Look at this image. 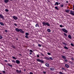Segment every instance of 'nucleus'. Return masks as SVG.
Wrapping results in <instances>:
<instances>
[{"label":"nucleus","instance_id":"a878e982","mask_svg":"<svg viewBox=\"0 0 74 74\" xmlns=\"http://www.w3.org/2000/svg\"><path fill=\"white\" fill-rule=\"evenodd\" d=\"M47 67H49V65L47 63Z\"/></svg>","mask_w":74,"mask_h":74},{"label":"nucleus","instance_id":"20e7f679","mask_svg":"<svg viewBox=\"0 0 74 74\" xmlns=\"http://www.w3.org/2000/svg\"><path fill=\"white\" fill-rule=\"evenodd\" d=\"M13 18L14 20H17V19H18V17L16 16H13Z\"/></svg>","mask_w":74,"mask_h":74},{"label":"nucleus","instance_id":"9b49d317","mask_svg":"<svg viewBox=\"0 0 74 74\" xmlns=\"http://www.w3.org/2000/svg\"><path fill=\"white\" fill-rule=\"evenodd\" d=\"M65 66L67 68H69V66L68 64H65Z\"/></svg>","mask_w":74,"mask_h":74},{"label":"nucleus","instance_id":"2f4dec72","mask_svg":"<svg viewBox=\"0 0 74 74\" xmlns=\"http://www.w3.org/2000/svg\"><path fill=\"white\" fill-rule=\"evenodd\" d=\"M12 62H14V63H15V61L14 60H12Z\"/></svg>","mask_w":74,"mask_h":74},{"label":"nucleus","instance_id":"7ed1b4c3","mask_svg":"<svg viewBox=\"0 0 74 74\" xmlns=\"http://www.w3.org/2000/svg\"><path fill=\"white\" fill-rule=\"evenodd\" d=\"M28 36H29V33L27 32L26 33H25V38H29Z\"/></svg>","mask_w":74,"mask_h":74},{"label":"nucleus","instance_id":"4d7b16f0","mask_svg":"<svg viewBox=\"0 0 74 74\" xmlns=\"http://www.w3.org/2000/svg\"><path fill=\"white\" fill-rule=\"evenodd\" d=\"M55 5H56V3L55 4Z\"/></svg>","mask_w":74,"mask_h":74},{"label":"nucleus","instance_id":"4468645a","mask_svg":"<svg viewBox=\"0 0 74 74\" xmlns=\"http://www.w3.org/2000/svg\"><path fill=\"white\" fill-rule=\"evenodd\" d=\"M68 37V38H69L70 39H71V36L70 35H69Z\"/></svg>","mask_w":74,"mask_h":74},{"label":"nucleus","instance_id":"cd10ccee","mask_svg":"<svg viewBox=\"0 0 74 74\" xmlns=\"http://www.w3.org/2000/svg\"><path fill=\"white\" fill-rule=\"evenodd\" d=\"M12 57L13 59H16V58L14 56H13Z\"/></svg>","mask_w":74,"mask_h":74},{"label":"nucleus","instance_id":"58836bf2","mask_svg":"<svg viewBox=\"0 0 74 74\" xmlns=\"http://www.w3.org/2000/svg\"><path fill=\"white\" fill-rule=\"evenodd\" d=\"M47 54L48 55H51V53H48Z\"/></svg>","mask_w":74,"mask_h":74},{"label":"nucleus","instance_id":"774afa93","mask_svg":"<svg viewBox=\"0 0 74 74\" xmlns=\"http://www.w3.org/2000/svg\"><path fill=\"white\" fill-rule=\"evenodd\" d=\"M37 56H38V55H37Z\"/></svg>","mask_w":74,"mask_h":74},{"label":"nucleus","instance_id":"69168bd1","mask_svg":"<svg viewBox=\"0 0 74 74\" xmlns=\"http://www.w3.org/2000/svg\"><path fill=\"white\" fill-rule=\"evenodd\" d=\"M42 56H43V54H42Z\"/></svg>","mask_w":74,"mask_h":74},{"label":"nucleus","instance_id":"5fc2aeb1","mask_svg":"<svg viewBox=\"0 0 74 74\" xmlns=\"http://www.w3.org/2000/svg\"><path fill=\"white\" fill-rule=\"evenodd\" d=\"M24 71H26V70L25 69H24Z\"/></svg>","mask_w":74,"mask_h":74},{"label":"nucleus","instance_id":"052dcab7","mask_svg":"<svg viewBox=\"0 0 74 74\" xmlns=\"http://www.w3.org/2000/svg\"><path fill=\"white\" fill-rule=\"evenodd\" d=\"M58 4H60V3H59Z\"/></svg>","mask_w":74,"mask_h":74},{"label":"nucleus","instance_id":"6e6552de","mask_svg":"<svg viewBox=\"0 0 74 74\" xmlns=\"http://www.w3.org/2000/svg\"><path fill=\"white\" fill-rule=\"evenodd\" d=\"M47 59L50 60L51 59V60H53V58L52 57H50L49 58H48V57H47Z\"/></svg>","mask_w":74,"mask_h":74},{"label":"nucleus","instance_id":"4be33fe9","mask_svg":"<svg viewBox=\"0 0 74 74\" xmlns=\"http://www.w3.org/2000/svg\"><path fill=\"white\" fill-rule=\"evenodd\" d=\"M47 32H51V29H47Z\"/></svg>","mask_w":74,"mask_h":74},{"label":"nucleus","instance_id":"1a4fd4ad","mask_svg":"<svg viewBox=\"0 0 74 74\" xmlns=\"http://www.w3.org/2000/svg\"><path fill=\"white\" fill-rule=\"evenodd\" d=\"M16 62L17 64H19L20 63V61L18 60H16Z\"/></svg>","mask_w":74,"mask_h":74},{"label":"nucleus","instance_id":"423d86ee","mask_svg":"<svg viewBox=\"0 0 74 74\" xmlns=\"http://www.w3.org/2000/svg\"><path fill=\"white\" fill-rule=\"evenodd\" d=\"M0 18H1L2 19H4V17L2 15L0 14Z\"/></svg>","mask_w":74,"mask_h":74},{"label":"nucleus","instance_id":"c85d7f7f","mask_svg":"<svg viewBox=\"0 0 74 74\" xmlns=\"http://www.w3.org/2000/svg\"><path fill=\"white\" fill-rule=\"evenodd\" d=\"M64 36H66V37H67V34H66V33H64Z\"/></svg>","mask_w":74,"mask_h":74},{"label":"nucleus","instance_id":"c9c22d12","mask_svg":"<svg viewBox=\"0 0 74 74\" xmlns=\"http://www.w3.org/2000/svg\"><path fill=\"white\" fill-rule=\"evenodd\" d=\"M2 72L3 73L5 74V71H2Z\"/></svg>","mask_w":74,"mask_h":74},{"label":"nucleus","instance_id":"79ce46f5","mask_svg":"<svg viewBox=\"0 0 74 74\" xmlns=\"http://www.w3.org/2000/svg\"><path fill=\"white\" fill-rule=\"evenodd\" d=\"M12 48H15V47L14 46H12Z\"/></svg>","mask_w":74,"mask_h":74},{"label":"nucleus","instance_id":"e433bc0d","mask_svg":"<svg viewBox=\"0 0 74 74\" xmlns=\"http://www.w3.org/2000/svg\"><path fill=\"white\" fill-rule=\"evenodd\" d=\"M64 61L66 62H67V60L66 59L64 60Z\"/></svg>","mask_w":74,"mask_h":74},{"label":"nucleus","instance_id":"de8ad7c7","mask_svg":"<svg viewBox=\"0 0 74 74\" xmlns=\"http://www.w3.org/2000/svg\"><path fill=\"white\" fill-rule=\"evenodd\" d=\"M29 74H33V73L32 72H30L29 73Z\"/></svg>","mask_w":74,"mask_h":74},{"label":"nucleus","instance_id":"4c0bfd02","mask_svg":"<svg viewBox=\"0 0 74 74\" xmlns=\"http://www.w3.org/2000/svg\"><path fill=\"white\" fill-rule=\"evenodd\" d=\"M59 73L60 74H64V73H62V72H59Z\"/></svg>","mask_w":74,"mask_h":74},{"label":"nucleus","instance_id":"bb28decb","mask_svg":"<svg viewBox=\"0 0 74 74\" xmlns=\"http://www.w3.org/2000/svg\"><path fill=\"white\" fill-rule=\"evenodd\" d=\"M5 11H6V12H8L9 11L7 9H5Z\"/></svg>","mask_w":74,"mask_h":74},{"label":"nucleus","instance_id":"09e8293b","mask_svg":"<svg viewBox=\"0 0 74 74\" xmlns=\"http://www.w3.org/2000/svg\"><path fill=\"white\" fill-rule=\"evenodd\" d=\"M5 32H8V31H7V30H5Z\"/></svg>","mask_w":74,"mask_h":74},{"label":"nucleus","instance_id":"c03bdc74","mask_svg":"<svg viewBox=\"0 0 74 74\" xmlns=\"http://www.w3.org/2000/svg\"><path fill=\"white\" fill-rule=\"evenodd\" d=\"M43 73H44V74H46V73L45 71H43Z\"/></svg>","mask_w":74,"mask_h":74},{"label":"nucleus","instance_id":"bf43d9fd","mask_svg":"<svg viewBox=\"0 0 74 74\" xmlns=\"http://www.w3.org/2000/svg\"><path fill=\"white\" fill-rule=\"evenodd\" d=\"M47 1H48V2H49V0H48Z\"/></svg>","mask_w":74,"mask_h":74},{"label":"nucleus","instance_id":"680f3d73","mask_svg":"<svg viewBox=\"0 0 74 74\" xmlns=\"http://www.w3.org/2000/svg\"><path fill=\"white\" fill-rule=\"evenodd\" d=\"M45 65H46V66H47V64H46V63L45 64Z\"/></svg>","mask_w":74,"mask_h":74},{"label":"nucleus","instance_id":"e2e57ef3","mask_svg":"<svg viewBox=\"0 0 74 74\" xmlns=\"http://www.w3.org/2000/svg\"><path fill=\"white\" fill-rule=\"evenodd\" d=\"M0 74H3L2 73H0Z\"/></svg>","mask_w":74,"mask_h":74},{"label":"nucleus","instance_id":"b1692460","mask_svg":"<svg viewBox=\"0 0 74 74\" xmlns=\"http://www.w3.org/2000/svg\"><path fill=\"white\" fill-rule=\"evenodd\" d=\"M36 27H39V25H38L37 24H36L35 25Z\"/></svg>","mask_w":74,"mask_h":74},{"label":"nucleus","instance_id":"f257e3e1","mask_svg":"<svg viewBox=\"0 0 74 74\" xmlns=\"http://www.w3.org/2000/svg\"><path fill=\"white\" fill-rule=\"evenodd\" d=\"M37 61L39 62H40L42 63H44V61L42 60H40V59H37L36 60Z\"/></svg>","mask_w":74,"mask_h":74},{"label":"nucleus","instance_id":"72a5a7b5","mask_svg":"<svg viewBox=\"0 0 74 74\" xmlns=\"http://www.w3.org/2000/svg\"><path fill=\"white\" fill-rule=\"evenodd\" d=\"M3 38V37L0 35V39H2Z\"/></svg>","mask_w":74,"mask_h":74},{"label":"nucleus","instance_id":"603ef678","mask_svg":"<svg viewBox=\"0 0 74 74\" xmlns=\"http://www.w3.org/2000/svg\"><path fill=\"white\" fill-rule=\"evenodd\" d=\"M5 62H7V60H5Z\"/></svg>","mask_w":74,"mask_h":74},{"label":"nucleus","instance_id":"f8f14e48","mask_svg":"<svg viewBox=\"0 0 74 74\" xmlns=\"http://www.w3.org/2000/svg\"><path fill=\"white\" fill-rule=\"evenodd\" d=\"M15 30L16 31V32H19V29L18 28H16Z\"/></svg>","mask_w":74,"mask_h":74},{"label":"nucleus","instance_id":"49530a36","mask_svg":"<svg viewBox=\"0 0 74 74\" xmlns=\"http://www.w3.org/2000/svg\"><path fill=\"white\" fill-rule=\"evenodd\" d=\"M62 70H65V68H64V67L62 68Z\"/></svg>","mask_w":74,"mask_h":74},{"label":"nucleus","instance_id":"3c124183","mask_svg":"<svg viewBox=\"0 0 74 74\" xmlns=\"http://www.w3.org/2000/svg\"><path fill=\"white\" fill-rule=\"evenodd\" d=\"M70 63L71 64H72V62H71V61H70Z\"/></svg>","mask_w":74,"mask_h":74},{"label":"nucleus","instance_id":"f704fd0d","mask_svg":"<svg viewBox=\"0 0 74 74\" xmlns=\"http://www.w3.org/2000/svg\"><path fill=\"white\" fill-rule=\"evenodd\" d=\"M71 45L72 46V47H74V44H73V43H71Z\"/></svg>","mask_w":74,"mask_h":74},{"label":"nucleus","instance_id":"c756f323","mask_svg":"<svg viewBox=\"0 0 74 74\" xmlns=\"http://www.w3.org/2000/svg\"><path fill=\"white\" fill-rule=\"evenodd\" d=\"M8 65H9V66H10V67H12V65L10 64H8Z\"/></svg>","mask_w":74,"mask_h":74},{"label":"nucleus","instance_id":"6e6d98bb","mask_svg":"<svg viewBox=\"0 0 74 74\" xmlns=\"http://www.w3.org/2000/svg\"><path fill=\"white\" fill-rule=\"evenodd\" d=\"M37 57L38 58H39V56H37Z\"/></svg>","mask_w":74,"mask_h":74},{"label":"nucleus","instance_id":"aec40b11","mask_svg":"<svg viewBox=\"0 0 74 74\" xmlns=\"http://www.w3.org/2000/svg\"><path fill=\"white\" fill-rule=\"evenodd\" d=\"M0 24L2 26H4V24L3 23L1 22L0 23Z\"/></svg>","mask_w":74,"mask_h":74},{"label":"nucleus","instance_id":"ea45409f","mask_svg":"<svg viewBox=\"0 0 74 74\" xmlns=\"http://www.w3.org/2000/svg\"><path fill=\"white\" fill-rule=\"evenodd\" d=\"M60 27H63V26L62 25H60Z\"/></svg>","mask_w":74,"mask_h":74},{"label":"nucleus","instance_id":"473e14b6","mask_svg":"<svg viewBox=\"0 0 74 74\" xmlns=\"http://www.w3.org/2000/svg\"><path fill=\"white\" fill-rule=\"evenodd\" d=\"M63 5H64V4H62L60 5L61 7H63Z\"/></svg>","mask_w":74,"mask_h":74},{"label":"nucleus","instance_id":"ddd939ff","mask_svg":"<svg viewBox=\"0 0 74 74\" xmlns=\"http://www.w3.org/2000/svg\"><path fill=\"white\" fill-rule=\"evenodd\" d=\"M65 12H67V13H68V12H70V10H65Z\"/></svg>","mask_w":74,"mask_h":74},{"label":"nucleus","instance_id":"6ab92c4d","mask_svg":"<svg viewBox=\"0 0 74 74\" xmlns=\"http://www.w3.org/2000/svg\"><path fill=\"white\" fill-rule=\"evenodd\" d=\"M55 8V9H56V10H59V8H58V7H57V6H56Z\"/></svg>","mask_w":74,"mask_h":74},{"label":"nucleus","instance_id":"0eeeda50","mask_svg":"<svg viewBox=\"0 0 74 74\" xmlns=\"http://www.w3.org/2000/svg\"><path fill=\"white\" fill-rule=\"evenodd\" d=\"M16 71L17 73H21V70H20V71H19L18 69L16 70Z\"/></svg>","mask_w":74,"mask_h":74},{"label":"nucleus","instance_id":"f3484780","mask_svg":"<svg viewBox=\"0 0 74 74\" xmlns=\"http://www.w3.org/2000/svg\"><path fill=\"white\" fill-rule=\"evenodd\" d=\"M42 24L43 25H46L47 23H45V22H43L42 23Z\"/></svg>","mask_w":74,"mask_h":74},{"label":"nucleus","instance_id":"0e129e2a","mask_svg":"<svg viewBox=\"0 0 74 74\" xmlns=\"http://www.w3.org/2000/svg\"><path fill=\"white\" fill-rule=\"evenodd\" d=\"M73 10H74V8H73Z\"/></svg>","mask_w":74,"mask_h":74},{"label":"nucleus","instance_id":"a18cd8bd","mask_svg":"<svg viewBox=\"0 0 74 74\" xmlns=\"http://www.w3.org/2000/svg\"><path fill=\"white\" fill-rule=\"evenodd\" d=\"M14 26H17V24H14Z\"/></svg>","mask_w":74,"mask_h":74},{"label":"nucleus","instance_id":"5701e85b","mask_svg":"<svg viewBox=\"0 0 74 74\" xmlns=\"http://www.w3.org/2000/svg\"><path fill=\"white\" fill-rule=\"evenodd\" d=\"M62 44H63L64 45H65V46H66V45H67V44H66L65 42H63Z\"/></svg>","mask_w":74,"mask_h":74},{"label":"nucleus","instance_id":"864d4df0","mask_svg":"<svg viewBox=\"0 0 74 74\" xmlns=\"http://www.w3.org/2000/svg\"><path fill=\"white\" fill-rule=\"evenodd\" d=\"M66 2L67 3H69V1H66Z\"/></svg>","mask_w":74,"mask_h":74},{"label":"nucleus","instance_id":"f03ea898","mask_svg":"<svg viewBox=\"0 0 74 74\" xmlns=\"http://www.w3.org/2000/svg\"><path fill=\"white\" fill-rule=\"evenodd\" d=\"M62 31H63L65 33H68V31L66 29L64 28H62Z\"/></svg>","mask_w":74,"mask_h":74},{"label":"nucleus","instance_id":"393cba45","mask_svg":"<svg viewBox=\"0 0 74 74\" xmlns=\"http://www.w3.org/2000/svg\"><path fill=\"white\" fill-rule=\"evenodd\" d=\"M64 48H65V49H68V48H67V47L66 46H64Z\"/></svg>","mask_w":74,"mask_h":74},{"label":"nucleus","instance_id":"a211bd4d","mask_svg":"<svg viewBox=\"0 0 74 74\" xmlns=\"http://www.w3.org/2000/svg\"><path fill=\"white\" fill-rule=\"evenodd\" d=\"M47 25L48 26H50V24L48 22L47 23Z\"/></svg>","mask_w":74,"mask_h":74},{"label":"nucleus","instance_id":"7c9ffc66","mask_svg":"<svg viewBox=\"0 0 74 74\" xmlns=\"http://www.w3.org/2000/svg\"><path fill=\"white\" fill-rule=\"evenodd\" d=\"M56 5H59V3L58 2H56Z\"/></svg>","mask_w":74,"mask_h":74},{"label":"nucleus","instance_id":"37998d69","mask_svg":"<svg viewBox=\"0 0 74 74\" xmlns=\"http://www.w3.org/2000/svg\"><path fill=\"white\" fill-rule=\"evenodd\" d=\"M30 52H33V51H32V50H30Z\"/></svg>","mask_w":74,"mask_h":74},{"label":"nucleus","instance_id":"2eb2a0df","mask_svg":"<svg viewBox=\"0 0 74 74\" xmlns=\"http://www.w3.org/2000/svg\"><path fill=\"white\" fill-rule=\"evenodd\" d=\"M9 1V0H5L4 2L5 3H7Z\"/></svg>","mask_w":74,"mask_h":74},{"label":"nucleus","instance_id":"412c9836","mask_svg":"<svg viewBox=\"0 0 74 74\" xmlns=\"http://www.w3.org/2000/svg\"><path fill=\"white\" fill-rule=\"evenodd\" d=\"M62 57L64 59H66V58L64 56H62Z\"/></svg>","mask_w":74,"mask_h":74},{"label":"nucleus","instance_id":"13d9d810","mask_svg":"<svg viewBox=\"0 0 74 74\" xmlns=\"http://www.w3.org/2000/svg\"><path fill=\"white\" fill-rule=\"evenodd\" d=\"M73 8H74V5H73Z\"/></svg>","mask_w":74,"mask_h":74},{"label":"nucleus","instance_id":"8fccbe9b","mask_svg":"<svg viewBox=\"0 0 74 74\" xmlns=\"http://www.w3.org/2000/svg\"><path fill=\"white\" fill-rule=\"evenodd\" d=\"M71 59L72 60H74V59L73 58H71Z\"/></svg>","mask_w":74,"mask_h":74},{"label":"nucleus","instance_id":"39448f33","mask_svg":"<svg viewBox=\"0 0 74 74\" xmlns=\"http://www.w3.org/2000/svg\"><path fill=\"white\" fill-rule=\"evenodd\" d=\"M70 11L71 14L72 15H73V16H74V11H73L72 10H71Z\"/></svg>","mask_w":74,"mask_h":74},{"label":"nucleus","instance_id":"338daca9","mask_svg":"<svg viewBox=\"0 0 74 74\" xmlns=\"http://www.w3.org/2000/svg\"><path fill=\"white\" fill-rule=\"evenodd\" d=\"M16 40H18V39H16Z\"/></svg>","mask_w":74,"mask_h":74},{"label":"nucleus","instance_id":"a19ab883","mask_svg":"<svg viewBox=\"0 0 74 74\" xmlns=\"http://www.w3.org/2000/svg\"><path fill=\"white\" fill-rule=\"evenodd\" d=\"M38 46H39V47H41V45H40V44H38Z\"/></svg>","mask_w":74,"mask_h":74},{"label":"nucleus","instance_id":"9d476101","mask_svg":"<svg viewBox=\"0 0 74 74\" xmlns=\"http://www.w3.org/2000/svg\"><path fill=\"white\" fill-rule=\"evenodd\" d=\"M19 31L20 32L22 33H24V32L22 30V29H19Z\"/></svg>","mask_w":74,"mask_h":74},{"label":"nucleus","instance_id":"dca6fc26","mask_svg":"<svg viewBox=\"0 0 74 74\" xmlns=\"http://www.w3.org/2000/svg\"><path fill=\"white\" fill-rule=\"evenodd\" d=\"M50 69L51 71H54L55 69L54 68H50Z\"/></svg>","mask_w":74,"mask_h":74}]
</instances>
